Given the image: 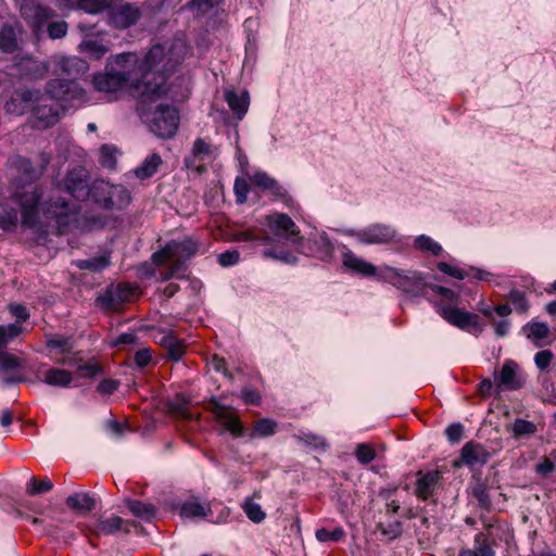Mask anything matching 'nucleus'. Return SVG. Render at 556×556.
Here are the masks:
<instances>
[{
    "mask_svg": "<svg viewBox=\"0 0 556 556\" xmlns=\"http://www.w3.org/2000/svg\"><path fill=\"white\" fill-rule=\"evenodd\" d=\"M53 73L63 76V79H75L83 76L88 71V64L77 56H59L54 61Z\"/></svg>",
    "mask_w": 556,
    "mask_h": 556,
    "instance_id": "20",
    "label": "nucleus"
},
{
    "mask_svg": "<svg viewBox=\"0 0 556 556\" xmlns=\"http://www.w3.org/2000/svg\"><path fill=\"white\" fill-rule=\"evenodd\" d=\"M68 25L65 21L51 22L47 26L48 36L50 39H61L66 36Z\"/></svg>",
    "mask_w": 556,
    "mask_h": 556,
    "instance_id": "58",
    "label": "nucleus"
},
{
    "mask_svg": "<svg viewBox=\"0 0 556 556\" xmlns=\"http://www.w3.org/2000/svg\"><path fill=\"white\" fill-rule=\"evenodd\" d=\"M88 198L104 210H123L131 201L129 190L123 185H111L104 180H96L89 188Z\"/></svg>",
    "mask_w": 556,
    "mask_h": 556,
    "instance_id": "3",
    "label": "nucleus"
},
{
    "mask_svg": "<svg viewBox=\"0 0 556 556\" xmlns=\"http://www.w3.org/2000/svg\"><path fill=\"white\" fill-rule=\"evenodd\" d=\"M352 236L364 244H388L396 240L397 232L390 225L371 224L353 231Z\"/></svg>",
    "mask_w": 556,
    "mask_h": 556,
    "instance_id": "15",
    "label": "nucleus"
},
{
    "mask_svg": "<svg viewBox=\"0 0 556 556\" xmlns=\"http://www.w3.org/2000/svg\"><path fill=\"white\" fill-rule=\"evenodd\" d=\"M278 425L269 418H262L255 421L252 431L248 434L252 440L254 438H267L276 433Z\"/></svg>",
    "mask_w": 556,
    "mask_h": 556,
    "instance_id": "39",
    "label": "nucleus"
},
{
    "mask_svg": "<svg viewBox=\"0 0 556 556\" xmlns=\"http://www.w3.org/2000/svg\"><path fill=\"white\" fill-rule=\"evenodd\" d=\"M263 254L266 257L279 260L287 264H293L296 261V257L291 252L278 247L265 249Z\"/></svg>",
    "mask_w": 556,
    "mask_h": 556,
    "instance_id": "52",
    "label": "nucleus"
},
{
    "mask_svg": "<svg viewBox=\"0 0 556 556\" xmlns=\"http://www.w3.org/2000/svg\"><path fill=\"white\" fill-rule=\"evenodd\" d=\"M473 543H475L473 551H475V553H477L478 556H495L494 539H491L489 535L484 534L483 532H479L475 535Z\"/></svg>",
    "mask_w": 556,
    "mask_h": 556,
    "instance_id": "42",
    "label": "nucleus"
},
{
    "mask_svg": "<svg viewBox=\"0 0 556 556\" xmlns=\"http://www.w3.org/2000/svg\"><path fill=\"white\" fill-rule=\"evenodd\" d=\"M316 539L321 542H340L345 538V531L342 527H336L332 530L320 528L316 530Z\"/></svg>",
    "mask_w": 556,
    "mask_h": 556,
    "instance_id": "47",
    "label": "nucleus"
},
{
    "mask_svg": "<svg viewBox=\"0 0 556 556\" xmlns=\"http://www.w3.org/2000/svg\"><path fill=\"white\" fill-rule=\"evenodd\" d=\"M518 365L511 359L504 362L496 378V387L503 390L516 391L525 386V379L517 372Z\"/></svg>",
    "mask_w": 556,
    "mask_h": 556,
    "instance_id": "23",
    "label": "nucleus"
},
{
    "mask_svg": "<svg viewBox=\"0 0 556 556\" xmlns=\"http://www.w3.org/2000/svg\"><path fill=\"white\" fill-rule=\"evenodd\" d=\"M472 495L478 501L480 508L490 511L492 509V501L489 493V486L484 482H477L472 488Z\"/></svg>",
    "mask_w": 556,
    "mask_h": 556,
    "instance_id": "46",
    "label": "nucleus"
},
{
    "mask_svg": "<svg viewBox=\"0 0 556 556\" xmlns=\"http://www.w3.org/2000/svg\"><path fill=\"white\" fill-rule=\"evenodd\" d=\"M437 267L441 273L448 275L453 278L459 279V280H463L466 277H468V273L465 269L453 266L446 262H439L437 264Z\"/></svg>",
    "mask_w": 556,
    "mask_h": 556,
    "instance_id": "61",
    "label": "nucleus"
},
{
    "mask_svg": "<svg viewBox=\"0 0 556 556\" xmlns=\"http://www.w3.org/2000/svg\"><path fill=\"white\" fill-rule=\"evenodd\" d=\"M18 49V39L14 27L4 23L0 29V50L4 53H13Z\"/></svg>",
    "mask_w": 556,
    "mask_h": 556,
    "instance_id": "32",
    "label": "nucleus"
},
{
    "mask_svg": "<svg viewBox=\"0 0 556 556\" xmlns=\"http://www.w3.org/2000/svg\"><path fill=\"white\" fill-rule=\"evenodd\" d=\"M507 431L511 433L513 439L520 440L534 435L538 432V426L532 421L516 418L507 426Z\"/></svg>",
    "mask_w": 556,
    "mask_h": 556,
    "instance_id": "31",
    "label": "nucleus"
},
{
    "mask_svg": "<svg viewBox=\"0 0 556 556\" xmlns=\"http://www.w3.org/2000/svg\"><path fill=\"white\" fill-rule=\"evenodd\" d=\"M53 489V483L48 477H45L40 481H37L36 477H31L27 484L26 492L29 495H36L40 493L50 492Z\"/></svg>",
    "mask_w": 556,
    "mask_h": 556,
    "instance_id": "51",
    "label": "nucleus"
},
{
    "mask_svg": "<svg viewBox=\"0 0 556 556\" xmlns=\"http://www.w3.org/2000/svg\"><path fill=\"white\" fill-rule=\"evenodd\" d=\"M116 148L109 144H103L100 148V163L104 167L112 168L116 164Z\"/></svg>",
    "mask_w": 556,
    "mask_h": 556,
    "instance_id": "56",
    "label": "nucleus"
},
{
    "mask_svg": "<svg viewBox=\"0 0 556 556\" xmlns=\"http://www.w3.org/2000/svg\"><path fill=\"white\" fill-rule=\"evenodd\" d=\"M23 332V327L17 324L0 326V352L14 341Z\"/></svg>",
    "mask_w": 556,
    "mask_h": 556,
    "instance_id": "45",
    "label": "nucleus"
},
{
    "mask_svg": "<svg viewBox=\"0 0 556 556\" xmlns=\"http://www.w3.org/2000/svg\"><path fill=\"white\" fill-rule=\"evenodd\" d=\"M179 515L184 518H203L211 511L208 504L200 503L198 500H190L178 505Z\"/></svg>",
    "mask_w": 556,
    "mask_h": 556,
    "instance_id": "29",
    "label": "nucleus"
},
{
    "mask_svg": "<svg viewBox=\"0 0 556 556\" xmlns=\"http://www.w3.org/2000/svg\"><path fill=\"white\" fill-rule=\"evenodd\" d=\"M342 263H343V266L353 274H356V275H359L363 277H374V276L379 277V273L375 265L358 257L350 250L343 253Z\"/></svg>",
    "mask_w": 556,
    "mask_h": 556,
    "instance_id": "26",
    "label": "nucleus"
},
{
    "mask_svg": "<svg viewBox=\"0 0 556 556\" xmlns=\"http://www.w3.org/2000/svg\"><path fill=\"white\" fill-rule=\"evenodd\" d=\"M233 191L237 202L243 204L247 202L250 186L245 179L238 177L235 181Z\"/></svg>",
    "mask_w": 556,
    "mask_h": 556,
    "instance_id": "63",
    "label": "nucleus"
},
{
    "mask_svg": "<svg viewBox=\"0 0 556 556\" xmlns=\"http://www.w3.org/2000/svg\"><path fill=\"white\" fill-rule=\"evenodd\" d=\"M527 327L529 328L528 337L533 340H544L551 333L549 328L545 323L533 321L528 324Z\"/></svg>",
    "mask_w": 556,
    "mask_h": 556,
    "instance_id": "57",
    "label": "nucleus"
},
{
    "mask_svg": "<svg viewBox=\"0 0 556 556\" xmlns=\"http://www.w3.org/2000/svg\"><path fill=\"white\" fill-rule=\"evenodd\" d=\"M106 16L110 25L114 28L127 29L138 23L142 11L137 4L125 2L118 5H109Z\"/></svg>",
    "mask_w": 556,
    "mask_h": 556,
    "instance_id": "13",
    "label": "nucleus"
},
{
    "mask_svg": "<svg viewBox=\"0 0 556 556\" xmlns=\"http://www.w3.org/2000/svg\"><path fill=\"white\" fill-rule=\"evenodd\" d=\"M92 85L97 91L106 94H114L127 86L124 77L117 76L112 67L106 66L104 72L93 76Z\"/></svg>",
    "mask_w": 556,
    "mask_h": 556,
    "instance_id": "22",
    "label": "nucleus"
},
{
    "mask_svg": "<svg viewBox=\"0 0 556 556\" xmlns=\"http://www.w3.org/2000/svg\"><path fill=\"white\" fill-rule=\"evenodd\" d=\"M173 277H176L178 279H184L186 278V275H185V269H182L178 264H175L173 262H170L169 266L164 269V270H161L159 273V279L161 281H167L169 279H172Z\"/></svg>",
    "mask_w": 556,
    "mask_h": 556,
    "instance_id": "60",
    "label": "nucleus"
},
{
    "mask_svg": "<svg viewBox=\"0 0 556 556\" xmlns=\"http://www.w3.org/2000/svg\"><path fill=\"white\" fill-rule=\"evenodd\" d=\"M414 245L416 249L424 252H430L434 256H439L443 251L442 247L438 242L426 235L417 237L414 241Z\"/></svg>",
    "mask_w": 556,
    "mask_h": 556,
    "instance_id": "48",
    "label": "nucleus"
},
{
    "mask_svg": "<svg viewBox=\"0 0 556 556\" xmlns=\"http://www.w3.org/2000/svg\"><path fill=\"white\" fill-rule=\"evenodd\" d=\"M124 523L125 521L123 518L118 516H111L106 519L99 520L94 526V531L97 534H114L123 529Z\"/></svg>",
    "mask_w": 556,
    "mask_h": 556,
    "instance_id": "41",
    "label": "nucleus"
},
{
    "mask_svg": "<svg viewBox=\"0 0 556 556\" xmlns=\"http://www.w3.org/2000/svg\"><path fill=\"white\" fill-rule=\"evenodd\" d=\"M414 494L422 502L430 500L440 488L443 473L440 470H428L417 472Z\"/></svg>",
    "mask_w": 556,
    "mask_h": 556,
    "instance_id": "18",
    "label": "nucleus"
},
{
    "mask_svg": "<svg viewBox=\"0 0 556 556\" xmlns=\"http://www.w3.org/2000/svg\"><path fill=\"white\" fill-rule=\"evenodd\" d=\"M21 211L9 204L0 205V228L4 231H12L16 228Z\"/></svg>",
    "mask_w": 556,
    "mask_h": 556,
    "instance_id": "34",
    "label": "nucleus"
},
{
    "mask_svg": "<svg viewBox=\"0 0 556 556\" xmlns=\"http://www.w3.org/2000/svg\"><path fill=\"white\" fill-rule=\"evenodd\" d=\"M20 66L23 75L28 79H41L49 72L46 63L33 59L24 60Z\"/></svg>",
    "mask_w": 556,
    "mask_h": 556,
    "instance_id": "35",
    "label": "nucleus"
},
{
    "mask_svg": "<svg viewBox=\"0 0 556 556\" xmlns=\"http://www.w3.org/2000/svg\"><path fill=\"white\" fill-rule=\"evenodd\" d=\"M138 296V287L129 282L110 286L100 294L96 303L105 311L118 312L125 303L132 302Z\"/></svg>",
    "mask_w": 556,
    "mask_h": 556,
    "instance_id": "7",
    "label": "nucleus"
},
{
    "mask_svg": "<svg viewBox=\"0 0 556 556\" xmlns=\"http://www.w3.org/2000/svg\"><path fill=\"white\" fill-rule=\"evenodd\" d=\"M34 105L31 111L30 123L34 128L46 129L53 126L58 122L59 112L55 108L47 104Z\"/></svg>",
    "mask_w": 556,
    "mask_h": 556,
    "instance_id": "25",
    "label": "nucleus"
},
{
    "mask_svg": "<svg viewBox=\"0 0 556 556\" xmlns=\"http://www.w3.org/2000/svg\"><path fill=\"white\" fill-rule=\"evenodd\" d=\"M268 230L276 237L298 243L300 230L291 217L285 213H274L265 217Z\"/></svg>",
    "mask_w": 556,
    "mask_h": 556,
    "instance_id": "16",
    "label": "nucleus"
},
{
    "mask_svg": "<svg viewBox=\"0 0 556 556\" xmlns=\"http://www.w3.org/2000/svg\"><path fill=\"white\" fill-rule=\"evenodd\" d=\"M189 48L182 40L154 45L139 59L135 52L111 55L106 67H112L117 76L124 77V84L132 88L143 99L159 98L167 92L166 81L169 74L182 63Z\"/></svg>",
    "mask_w": 556,
    "mask_h": 556,
    "instance_id": "1",
    "label": "nucleus"
},
{
    "mask_svg": "<svg viewBox=\"0 0 556 556\" xmlns=\"http://www.w3.org/2000/svg\"><path fill=\"white\" fill-rule=\"evenodd\" d=\"M41 212L46 223L55 227L59 235H63L74 218L75 206L66 198L52 194L41 204Z\"/></svg>",
    "mask_w": 556,
    "mask_h": 556,
    "instance_id": "4",
    "label": "nucleus"
},
{
    "mask_svg": "<svg viewBox=\"0 0 556 556\" xmlns=\"http://www.w3.org/2000/svg\"><path fill=\"white\" fill-rule=\"evenodd\" d=\"M66 505L81 514H88L96 507V501L87 493H74L66 498Z\"/></svg>",
    "mask_w": 556,
    "mask_h": 556,
    "instance_id": "33",
    "label": "nucleus"
},
{
    "mask_svg": "<svg viewBox=\"0 0 556 556\" xmlns=\"http://www.w3.org/2000/svg\"><path fill=\"white\" fill-rule=\"evenodd\" d=\"M167 251H169L170 262L180 265L186 270V262L195 255L198 244L191 239L184 241H172L167 243Z\"/></svg>",
    "mask_w": 556,
    "mask_h": 556,
    "instance_id": "24",
    "label": "nucleus"
},
{
    "mask_svg": "<svg viewBox=\"0 0 556 556\" xmlns=\"http://www.w3.org/2000/svg\"><path fill=\"white\" fill-rule=\"evenodd\" d=\"M23 361L7 351L0 352V369L3 371L14 370L22 366Z\"/></svg>",
    "mask_w": 556,
    "mask_h": 556,
    "instance_id": "54",
    "label": "nucleus"
},
{
    "mask_svg": "<svg viewBox=\"0 0 556 556\" xmlns=\"http://www.w3.org/2000/svg\"><path fill=\"white\" fill-rule=\"evenodd\" d=\"M78 49L92 60H101L108 53L109 46L102 39L86 38L79 43Z\"/></svg>",
    "mask_w": 556,
    "mask_h": 556,
    "instance_id": "28",
    "label": "nucleus"
},
{
    "mask_svg": "<svg viewBox=\"0 0 556 556\" xmlns=\"http://www.w3.org/2000/svg\"><path fill=\"white\" fill-rule=\"evenodd\" d=\"M110 265V257L106 255H100L88 260H78L76 266L79 269L90 270L93 273H100Z\"/></svg>",
    "mask_w": 556,
    "mask_h": 556,
    "instance_id": "44",
    "label": "nucleus"
},
{
    "mask_svg": "<svg viewBox=\"0 0 556 556\" xmlns=\"http://www.w3.org/2000/svg\"><path fill=\"white\" fill-rule=\"evenodd\" d=\"M439 313L448 324L462 330L473 334H478L482 331L481 319L479 315L475 313L460 309L450 304L440 305Z\"/></svg>",
    "mask_w": 556,
    "mask_h": 556,
    "instance_id": "11",
    "label": "nucleus"
},
{
    "mask_svg": "<svg viewBox=\"0 0 556 556\" xmlns=\"http://www.w3.org/2000/svg\"><path fill=\"white\" fill-rule=\"evenodd\" d=\"M508 301L515 306L516 312L518 313H527L529 309V302L526 298V294L517 289H513L508 296Z\"/></svg>",
    "mask_w": 556,
    "mask_h": 556,
    "instance_id": "53",
    "label": "nucleus"
},
{
    "mask_svg": "<svg viewBox=\"0 0 556 556\" xmlns=\"http://www.w3.org/2000/svg\"><path fill=\"white\" fill-rule=\"evenodd\" d=\"M179 112L175 106L159 104L147 118L149 129L163 139L172 138L179 127Z\"/></svg>",
    "mask_w": 556,
    "mask_h": 556,
    "instance_id": "5",
    "label": "nucleus"
},
{
    "mask_svg": "<svg viewBox=\"0 0 556 556\" xmlns=\"http://www.w3.org/2000/svg\"><path fill=\"white\" fill-rule=\"evenodd\" d=\"M298 250L311 257H316L324 262L332 260L334 247L329 240L328 236L323 233H315L308 238H298Z\"/></svg>",
    "mask_w": 556,
    "mask_h": 556,
    "instance_id": "12",
    "label": "nucleus"
},
{
    "mask_svg": "<svg viewBox=\"0 0 556 556\" xmlns=\"http://www.w3.org/2000/svg\"><path fill=\"white\" fill-rule=\"evenodd\" d=\"M41 100V93L37 89L15 90L5 102L4 109L8 113L23 115L25 112Z\"/></svg>",
    "mask_w": 556,
    "mask_h": 556,
    "instance_id": "17",
    "label": "nucleus"
},
{
    "mask_svg": "<svg viewBox=\"0 0 556 556\" xmlns=\"http://www.w3.org/2000/svg\"><path fill=\"white\" fill-rule=\"evenodd\" d=\"M378 529L383 535H387L389 539L393 540L402 534L403 523L399 520L389 522L388 525L379 523Z\"/></svg>",
    "mask_w": 556,
    "mask_h": 556,
    "instance_id": "59",
    "label": "nucleus"
},
{
    "mask_svg": "<svg viewBox=\"0 0 556 556\" xmlns=\"http://www.w3.org/2000/svg\"><path fill=\"white\" fill-rule=\"evenodd\" d=\"M235 240L238 242H252L255 244H267L271 241L268 235L256 228H249L236 232Z\"/></svg>",
    "mask_w": 556,
    "mask_h": 556,
    "instance_id": "40",
    "label": "nucleus"
},
{
    "mask_svg": "<svg viewBox=\"0 0 556 556\" xmlns=\"http://www.w3.org/2000/svg\"><path fill=\"white\" fill-rule=\"evenodd\" d=\"M225 100L238 119H242L249 108V93L239 94L235 90L226 91Z\"/></svg>",
    "mask_w": 556,
    "mask_h": 556,
    "instance_id": "27",
    "label": "nucleus"
},
{
    "mask_svg": "<svg viewBox=\"0 0 556 556\" xmlns=\"http://www.w3.org/2000/svg\"><path fill=\"white\" fill-rule=\"evenodd\" d=\"M223 428L230 432L233 438H242L247 434V429L244 428L242 421L239 416L233 413L227 414L226 418H223L219 421Z\"/></svg>",
    "mask_w": 556,
    "mask_h": 556,
    "instance_id": "43",
    "label": "nucleus"
},
{
    "mask_svg": "<svg viewBox=\"0 0 556 556\" xmlns=\"http://www.w3.org/2000/svg\"><path fill=\"white\" fill-rule=\"evenodd\" d=\"M163 161L160 154L152 153L149 155L140 166L135 169V175L139 179H147L152 177L162 165Z\"/></svg>",
    "mask_w": 556,
    "mask_h": 556,
    "instance_id": "36",
    "label": "nucleus"
},
{
    "mask_svg": "<svg viewBox=\"0 0 556 556\" xmlns=\"http://www.w3.org/2000/svg\"><path fill=\"white\" fill-rule=\"evenodd\" d=\"M110 3L106 0H79L75 9L90 14H99L108 11Z\"/></svg>",
    "mask_w": 556,
    "mask_h": 556,
    "instance_id": "49",
    "label": "nucleus"
},
{
    "mask_svg": "<svg viewBox=\"0 0 556 556\" xmlns=\"http://www.w3.org/2000/svg\"><path fill=\"white\" fill-rule=\"evenodd\" d=\"M90 186L89 172L80 165L68 169L62 182L63 189L76 200L87 199Z\"/></svg>",
    "mask_w": 556,
    "mask_h": 556,
    "instance_id": "14",
    "label": "nucleus"
},
{
    "mask_svg": "<svg viewBox=\"0 0 556 556\" xmlns=\"http://www.w3.org/2000/svg\"><path fill=\"white\" fill-rule=\"evenodd\" d=\"M376 451L366 443H361L355 448V456L362 465H368L376 458Z\"/></svg>",
    "mask_w": 556,
    "mask_h": 556,
    "instance_id": "55",
    "label": "nucleus"
},
{
    "mask_svg": "<svg viewBox=\"0 0 556 556\" xmlns=\"http://www.w3.org/2000/svg\"><path fill=\"white\" fill-rule=\"evenodd\" d=\"M46 348L50 353L54 352L59 357L51 356V359L58 365L75 366L81 361L78 353L74 352V340L72 337L47 333Z\"/></svg>",
    "mask_w": 556,
    "mask_h": 556,
    "instance_id": "8",
    "label": "nucleus"
},
{
    "mask_svg": "<svg viewBox=\"0 0 556 556\" xmlns=\"http://www.w3.org/2000/svg\"><path fill=\"white\" fill-rule=\"evenodd\" d=\"M379 280L388 282L413 298L428 296L430 285L425 275L417 270H402L386 266L379 271Z\"/></svg>",
    "mask_w": 556,
    "mask_h": 556,
    "instance_id": "2",
    "label": "nucleus"
},
{
    "mask_svg": "<svg viewBox=\"0 0 556 556\" xmlns=\"http://www.w3.org/2000/svg\"><path fill=\"white\" fill-rule=\"evenodd\" d=\"M47 94L63 109L80 102L85 98V90L75 79L55 78L50 79L46 86Z\"/></svg>",
    "mask_w": 556,
    "mask_h": 556,
    "instance_id": "6",
    "label": "nucleus"
},
{
    "mask_svg": "<svg viewBox=\"0 0 556 556\" xmlns=\"http://www.w3.org/2000/svg\"><path fill=\"white\" fill-rule=\"evenodd\" d=\"M162 344L167 352V357L174 362H178L186 353V345L175 336H165Z\"/></svg>",
    "mask_w": 556,
    "mask_h": 556,
    "instance_id": "37",
    "label": "nucleus"
},
{
    "mask_svg": "<svg viewBox=\"0 0 556 556\" xmlns=\"http://www.w3.org/2000/svg\"><path fill=\"white\" fill-rule=\"evenodd\" d=\"M40 198L41 194L38 189L33 186L16 192L12 198V202L21 211V219L24 226L35 227L38 224Z\"/></svg>",
    "mask_w": 556,
    "mask_h": 556,
    "instance_id": "10",
    "label": "nucleus"
},
{
    "mask_svg": "<svg viewBox=\"0 0 556 556\" xmlns=\"http://www.w3.org/2000/svg\"><path fill=\"white\" fill-rule=\"evenodd\" d=\"M490 457L488 448L473 441L465 443L460 450V462L470 469L483 467Z\"/></svg>",
    "mask_w": 556,
    "mask_h": 556,
    "instance_id": "21",
    "label": "nucleus"
},
{
    "mask_svg": "<svg viewBox=\"0 0 556 556\" xmlns=\"http://www.w3.org/2000/svg\"><path fill=\"white\" fill-rule=\"evenodd\" d=\"M295 438L299 442L312 446L314 448H324L326 446V441L323 437L311 432L298 434Z\"/></svg>",
    "mask_w": 556,
    "mask_h": 556,
    "instance_id": "62",
    "label": "nucleus"
},
{
    "mask_svg": "<svg viewBox=\"0 0 556 556\" xmlns=\"http://www.w3.org/2000/svg\"><path fill=\"white\" fill-rule=\"evenodd\" d=\"M42 381L52 387L67 388L73 381V375L68 370L53 367L43 372Z\"/></svg>",
    "mask_w": 556,
    "mask_h": 556,
    "instance_id": "30",
    "label": "nucleus"
},
{
    "mask_svg": "<svg viewBox=\"0 0 556 556\" xmlns=\"http://www.w3.org/2000/svg\"><path fill=\"white\" fill-rule=\"evenodd\" d=\"M77 370L84 378H93L102 374L103 369L97 362H88L83 365H78Z\"/></svg>",
    "mask_w": 556,
    "mask_h": 556,
    "instance_id": "64",
    "label": "nucleus"
},
{
    "mask_svg": "<svg viewBox=\"0 0 556 556\" xmlns=\"http://www.w3.org/2000/svg\"><path fill=\"white\" fill-rule=\"evenodd\" d=\"M14 2L20 7L21 15L36 36H39L46 23L55 16L54 10L41 4L39 0H14Z\"/></svg>",
    "mask_w": 556,
    "mask_h": 556,
    "instance_id": "9",
    "label": "nucleus"
},
{
    "mask_svg": "<svg viewBox=\"0 0 556 556\" xmlns=\"http://www.w3.org/2000/svg\"><path fill=\"white\" fill-rule=\"evenodd\" d=\"M243 511L247 517L254 523L262 522L266 514L263 511L260 504L253 502L251 498H248L242 505Z\"/></svg>",
    "mask_w": 556,
    "mask_h": 556,
    "instance_id": "50",
    "label": "nucleus"
},
{
    "mask_svg": "<svg viewBox=\"0 0 556 556\" xmlns=\"http://www.w3.org/2000/svg\"><path fill=\"white\" fill-rule=\"evenodd\" d=\"M213 155V147L202 138H197L193 142L190 154L184 159L185 166L198 175L206 172V166L202 163Z\"/></svg>",
    "mask_w": 556,
    "mask_h": 556,
    "instance_id": "19",
    "label": "nucleus"
},
{
    "mask_svg": "<svg viewBox=\"0 0 556 556\" xmlns=\"http://www.w3.org/2000/svg\"><path fill=\"white\" fill-rule=\"evenodd\" d=\"M126 506L132 515L146 521H151L156 513L154 505L138 500H128Z\"/></svg>",
    "mask_w": 556,
    "mask_h": 556,
    "instance_id": "38",
    "label": "nucleus"
}]
</instances>
